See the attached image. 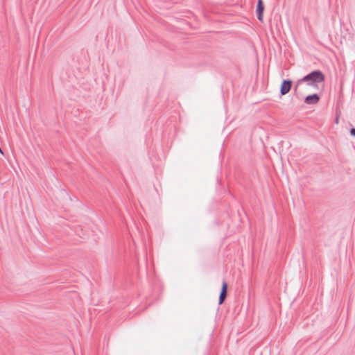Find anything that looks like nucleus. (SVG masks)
<instances>
[{
    "mask_svg": "<svg viewBox=\"0 0 355 355\" xmlns=\"http://www.w3.org/2000/svg\"><path fill=\"white\" fill-rule=\"evenodd\" d=\"M227 284L226 281L224 280L222 284V288H221L220 293L219 295V299H218L219 304H223V302L225 301V300L227 297Z\"/></svg>",
    "mask_w": 355,
    "mask_h": 355,
    "instance_id": "nucleus-3",
    "label": "nucleus"
},
{
    "mask_svg": "<svg viewBox=\"0 0 355 355\" xmlns=\"http://www.w3.org/2000/svg\"><path fill=\"white\" fill-rule=\"evenodd\" d=\"M350 134L352 135V136H354L355 137V128H352L350 130Z\"/></svg>",
    "mask_w": 355,
    "mask_h": 355,
    "instance_id": "nucleus-6",
    "label": "nucleus"
},
{
    "mask_svg": "<svg viewBox=\"0 0 355 355\" xmlns=\"http://www.w3.org/2000/svg\"><path fill=\"white\" fill-rule=\"evenodd\" d=\"M324 81V74L320 71L315 70L298 80L294 89L296 91L298 86L302 83H306L308 85L311 86H317L319 83H323Z\"/></svg>",
    "mask_w": 355,
    "mask_h": 355,
    "instance_id": "nucleus-1",
    "label": "nucleus"
},
{
    "mask_svg": "<svg viewBox=\"0 0 355 355\" xmlns=\"http://www.w3.org/2000/svg\"><path fill=\"white\" fill-rule=\"evenodd\" d=\"M320 100V97L317 94H313L311 95L307 96L304 98V103L308 105H314L317 104Z\"/></svg>",
    "mask_w": 355,
    "mask_h": 355,
    "instance_id": "nucleus-4",
    "label": "nucleus"
},
{
    "mask_svg": "<svg viewBox=\"0 0 355 355\" xmlns=\"http://www.w3.org/2000/svg\"><path fill=\"white\" fill-rule=\"evenodd\" d=\"M292 87V81L290 80H284L280 87V94L284 96L288 94Z\"/></svg>",
    "mask_w": 355,
    "mask_h": 355,
    "instance_id": "nucleus-2",
    "label": "nucleus"
},
{
    "mask_svg": "<svg viewBox=\"0 0 355 355\" xmlns=\"http://www.w3.org/2000/svg\"><path fill=\"white\" fill-rule=\"evenodd\" d=\"M0 153H1V154H2V155H3V151H2V150H1V148H0Z\"/></svg>",
    "mask_w": 355,
    "mask_h": 355,
    "instance_id": "nucleus-7",
    "label": "nucleus"
},
{
    "mask_svg": "<svg viewBox=\"0 0 355 355\" xmlns=\"http://www.w3.org/2000/svg\"><path fill=\"white\" fill-rule=\"evenodd\" d=\"M264 10V6L262 0H259L257 5V19L262 21H263V12Z\"/></svg>",
    "mask_w": 355,
    "mask_h": 355,
    "instance_id": "nucleus-5",
    "label": "nucleus"
}]
</instances>
